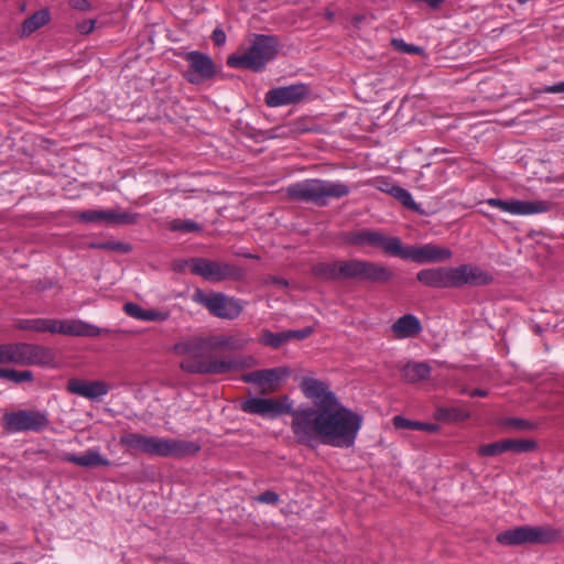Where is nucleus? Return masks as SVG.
Segmentation results:
<instances>
[{
	"label": "nucleus",
	"instance_id": "nucleus-47",
	"mask_svg": "<svg viewBox=\"0 0 564 564\" xmlns=\"http://www.w3.org/2000/svg\"><path fill=\"white\" fill-rule=\"evenodd\" d=\"M102 210H86L79 215V219L86 223L102 221Z\"/></svg>",
	"mask_w": 564,
	"mask_h": 564
},
{
	"label": "nucleus",
	"instance_id": "nucleus-48",
	"mask_svg": "<svg viewBox=\"0 0 564 564\" xmlns=\"http://www.w3.org/2000/svg\"><path fill=\"white\" fill-rule=\"evenodd\" d=\"M69 7L77 11H89L91 3L88 0H68Z\"/></svg>",
	"mask_w": 564,
	"mask_h": 564
},
{
	"label": "nucleus",
	"instance_id": "nucleus-46",
	"mask_svg": "<svg viewBox=\"0 0 564 564\" xmlns=\"http://www.w3.org/2000/svg\"><path fill=\"white\" fill-rule=\"evenodd\" d=\"M7 433H17L22 431L42 432L46 425H4Z\"/></svg>",
	"mask_w": 564,
	"mask_h": 564
},
{
	"label": "nucleus",
	"instance_id": "nucleus-58",
	"mask_svg": "<svg viewBox=\"0 0 564 564\" xmlns=\"http://www.w3.org/2000/svg\"><path fill=\"white\" fill-rule=\"evenodd\" d=\"M325 18L328 20V21H333L335 19V13L330 10H326L325 11Z\"/></svg>",
	"mask_w": 564,
	"mask_h": 564
},
{
	"label": "nucleus",
	"instance_id": "nucleus-6",
	"mask_svg": "<svg viewBox=\"0 0 564 564\" xmlns=\"http://www.w3.org/2000/svg\"><path fill=\"white\" fill-rule=\"evenodd\" d=\"M560 539V532L550 527L521 525L500 532L496 541L506 546L550 544Z\"/></svg>",
	"mask_w": 564,
	"mask_h": 564
},
{
	"label": "nucleus",
	"instance_id": "nucleus-23",
	"mask_svg": "<svg viewBox=\"0 0 564 564\" xmlns=\"http://www.w3.org/2000/svg\"><path fill=\"white\" fill-rule=\"evenodd\" d=\"M209 350H242L250 339L241 333L213 335L206 338Z\"/></svg>",
	"mask_w": 564,
	"mask_h": 564
},
{
	"label": "nucleus",
	"instance_id": "nucleus-3",
	"mask_svg": "<svg viewBox=\"0 0 564 564\" xmlns=\"http://www.w3.org/2000/svg\"><path fill=\"white\" fill-rule=\"evenodd\" d=\"M120 444L130 452L177 459L195 456L202 449L198 442L147 436L139 433H126L120 437Z\"/></svg>",
	"mask_w": 564,
	"mask_h": 564
},
{
	"label": "nucleus",
	"instance_id": "nucleus-36",
	"mask_svg": "<svg viewBox=\"0 0 564 564\" xmlns=\"http://www.w3.org/2000/svg\"><path fill=\"white\" fill-rule=\"evenodd\" d=\"M389 194L401 202L403 206L408 207L409 209H417V204L413 200L412 195L403 187L394 185L389 189Z\"/></svg>",
	"mask_w": 564,
	"mask_h": 564
},
{
	"label": "nucleus",
	"instance_id": "nucleus-42",
	"mask_svg": "<svg viewBox=\"0 0 564 564\" xmlns=\"http://www.w3.org/2000/svg\"><path fill=\"white\" fill-rule=\"evenodd\" d=\"M93 248L96 249H105V250H113L122 253H128L132 250V247L129 243L120 242V241H107L100 243H93Z\"/></svg>",
	"mask_w": 564,
	"mask_h": 564
},
{
	"label": "nucleus",
	"instance_id": "nucleus-18",
	"mask_svg": "<svg viewBox=\"0 0 564 564\" xmlns=\"http://www.w3.org/2000/svg\"><path fill=\"white\" fill-rule=\"evenodd\" d=\"M186 61L189 63L187 79L192 84H198L216 75V66L206 54L193 51L186 54Z\"/></svg>",
	"mask_w": 564,
	"mask_h": 564
},
{
	"label": "nucleus",
	"instance_id": "nucleus-52",
	"mask_svg": "<svg viewBox=\"0 0 564 564\" xmlns=\"http://www.w3.org/2000/svg\"><path fill=\"white\" fill-rule=\"evenodd\" d=\"M212 40L216 46H221L226 42V34L221 29H215L212 33Z\"/></svg>",
	"mask_w": 564,
	"mask_h": 564
},
{
	"label": "nucleus",
	"instance_id": "nucleus-60",
	"mask_svg": "<svg viewBox=\"0 0 564 564\" xmlns=\"http://www.w3.org/2000/svg\"><path fill=\"white\" fill-rule=\"evenodd\" d=\"M520 427H532L533 425H524V424H521L519 425Z\"/></svg>",
	"mask_w": 564,
	"mask_h": 564
},
{
	"label": "nucleus",
	"instance_id": "nucleus-56",
	"mask_svg": "<svg viewBox=\"0 0 564 564\" xmlns=\"http://www.w3.org/2000/svg\"><path fill=\"white\" fill-rule=\"evenodd\" d=\"M392 423H419L417 421H410L408 419L402 417L401 415H395L392 420Z\"/></svg>",
	"mask_w": 564,
	"mask_h": 564
},
{
	"label": "nucleus",
	"instance_id": "nucleus-13",
	"mask_svg": "<svg viewBox=\"0 0 564 564\" xmlns=\"http://www.w3.org/2000/svg\"><path fill=\"white\" fill-rule=\"evenodd\" d=\"M207 348V339L202 337H195L188 340H184L177 343L173 347V351L178 355L185 356V358L181 362V368L189 373H200V371H194L187 368V366L197 367L200 364L210 362L212 358H216L215 356H210L206 359L202 357L203 350Z\"/></svg>",
	"mask_w": 564,
	"mask_h": 564
},
{
	"label": "nucleus",
	"instance_id": "nucleus-45",
	"mask_svg": "<svg viewBox=\"0 0 564 564\" xmlns=\"http://www.w3.org/2000/svg\"><path fill=\"white\" fill-rule=\"evenodd\" d=\"M279 500H280L279 495L272 490H265L262 494L254 497V501H257L259 503H265V505H272V506L278 505Z\"/></svg>",
	"mask_w": 564,
	"mask_h": 564
},
{
	"label": "nucleus",
	"instance_id": "nucleus-8",
	"mask_svg": "<svg viewBox=\"0 0 564 564\" xmlns=\"http://www.w3.org/2000/svg\"><path fill=\"white\" fill-rule=\"evenodd\" d=\"M340 239L344 243L359 248L372 247L381 249L386 254L395 257L399 238L383 235L378 230L361 229L343 232Z\"/></svg>",
	"mask_w": 564,
	"mask_h": 564
},
{
	"label": "nucleus",
	"instance_id": "nucleus-39",
	"mask_svg": "<svg viewBox=\"0 0 564 564\" xmlns=\"http://www.w3.org/2000/svg\"><path fill=\"white\" fill-rule=\"evenodd\" d=\"M102 221L115 224H133L135 216L130 214H117L111 210H102Z\"/></svg>",
	"mask_w": 564,
	"mask_h": 564
},
{
	"label": "nucleus",
	"instance_id": "nucleus-31",
	"mask_svg": "<svg viewBox=\"0 0 564 564\" xmlns=\"http://www.w3.org/2000/svg\"><path fill=\"white\" fill-rule=\"evenodd\" d=\"M51 15L48 10L42 9L25 19L22 23L21 35L29 36L36 30L41 29L50 22Z\"/></svg>",
	"mask_w": 564,
	"mask_h": 564
},
{
	"label": "nucleus",
	"instance_id": "nucleus-38",
	"mask_svg": "<svg viewBox=\"0 0 564 564\" xmlns=\"http://www.w3.org/2000/svg\"><path fill=\"white\" fill-rule=\"evenodd\" d=\"M505 446H506L505 438L494 442V443L484 444L478 448V454L480 456H486V457L497 456V455H500V454L507 452Z\"/></svg>",
	"mask_w": 564,
	"mask_h": 564
},
{
	"label": "nucleus",
	"instance_id": "nucleus-34",
	"mask_svg": "<svg viewBox=\"0 0 564 564\" xmlns=\"http://www.w3.org/2000/svg\"><path fill=\"white\" fill-rule=\"evenodd\" d=\"M506 451L516 454L533 452L538 448V443L532 438H505Z\"/></svg>",
	"mask_w": 564,
	"mask_h": 564
},
{
	"label": "nucleus",
	"instance_id": "nucleus-20",
	"mask_svg": "<svg viewBox=\"0 0 564 564\" xmlns=\"http://www.w3.org/2000/svg\"><path fill=\"white\" fill-rule=\"evenodd\" d=\"M67 391L88 400H99L110 390V384L102 380H84L70 378L67 381Z\"/></svg>",
	"mask_w": 564,
	"mask_h": 564
},
{
	"label": "nucleus",
	"instance_id": "nucleus-53",
	"mask_svg": "<svg viewBox=\"0 0 564 564\" xmlns=\"http://www.w3.org/2000/svg\"><path fill=\"white\" fill-rule=\"evenodd\" d=\"M313 333V329L311 327H306L300 330H289L288 334L290 335V340L293 338L303 339L310 336Z\"/></svg>",
	"mask_w": 564,
	"mask_h": 564
},
{
	"label": "nucleus",
	"instance_id": "nucleus-7",
	"mask_svg": "<svg viewBox=\"0 0 564 564\" xmlns=\"http://www.w3.org/2000/svg\"><path fill=\"white\" fill-rule=\"evenodd\" d=\"M188 264L193 274L199 275L209 282L240 280L245 275V271L232 263L206 258H193L188 261Z\"/></svg>",
	"mask_w": 564,
	"mask_h": 564
},
{
	"label": "nucleus",
	"instance_id": "nucleus-19",
	"mask_svg": "<svg viewBox=\"0 0 564 564\" xmlns=\"http://www.w3.org/2000/svg\"><path fill=\"white\" fill-rule=\"evenodd\" d=\"M241 409L247 413L274 415L281 413H290L291 404L288 397L280 399L251 398L241 404Z\"/></svg>",
	"mask_w": 564,
	"mask_h": 564
},
{
	"label": "nucleus",
	"instance_id": "nucleus-43",
	"mask_svg": "<svg viewBox=\"0 0 564 564\" xmlns=\"http://www.w3.org/2000/svg\"><path fill=\"white\" fill-rule=\"evenodd\" d=\"M392 45L394 46L395 50L402 52V53H406V54H422L423 53V48L420 47V46H415V45H412V44H408L405 43L404 41L402 40H392Z\"/></svg>",
	"mask_w": 564,
	"mask_h": 564
},
{
	"label": "nucleus",
	"instance_id": "nucleus-33",
	"mask_svg": "<svg viewBox=\"0 0 564 564\" xmlns=\"http://www.w3.org/2000/svg\"><path fill=\"white\" fill-rule=\"evenodd\" d=\"M434 417L438 422L455 423L468 420L469 413L466 410L456 406L438 408Z\"/></svg>",
	"mask_w": 564,
	"mask_h": 564
},
{
	"label": "nucleus",
	"instance_id": "nucleus-5",
	"mask_svg": "<svg viewBox=\"0 0 564 564\" xmlns=\"http://www.w3.org/2000/svg\"><path fill=\"white\" fill-rule=\"evenodd\" d=\"M280 41L275 35L254 34L250 47L242 54H232L227 65L260 72L279 53Z\"/></svg>",
	"mask_w": 564,
	"mask_h": 564
},
{
	"label": "nucleus",
	"instance_id": "nucleus-55",
	"mask_svg": "<svg viewBox=\"0 0 564 564\" xmlns=\"http://www.w3.org/2000/svg\"><path fill=\"white\" fill-rule=\"evenodd\" d=\"M470 397H487L488 391L484 389H474L468 392Z\"/></svg>",
	"mask_w": 564,
	"mask_h": 564
},
{
	"label": "nucleus",
	"instance_id": "nucleus-16",
	"mask_svg": "<svg viewBox=\"0 0 564 564\" xmlns=\"http://www.w3.org/2000/svg\"><path fill=\"white\" fill-rule=\"evenodd\" d=\"M321 444L334 447H350L354 445L360 425H317Z\"/></svg>",
	"mask_w": 564,
	"mask_h": 564
},
{
	"label": "nucleus",
	"instance_id": "nucleus-2",
	"mask_svg": "<svg viewBox=\"0 0 564 564\" xmlns=\"http://www.w3.org/2000/svg\"><path fill=\"white\" fill-rule=\"evenodd\" d=\"M300 389L317 409L318 414L313 423H361V415L341 405L325 381L303 377Z\"/></svg>",
	"mask_w": 564,
	"mask_h": 564
},
{
	"label": "nucleus",
	"instance_id": "nucleus-21",
	"mask_svg": "<svg viewBox=\"0 0 564 564\" xmlns=\"http://www.w3.org/2000/svg\"><path fill=\"white\" fill-rule=\"evenodd\" d=\"M454 288H460L465 284L488 285L492 283V275L479 267L470 264H460L454 268Z\"/></svg>",
	"mask_w": 564,
	"mask_h": 564
},
{
	"label": "nucleus",
	"instance_id": "nucleus-44",
	"mask_svg": "<svg viewBox=\"0 0 564 564\" xmlns=\"http://www.w3.org/2000/svg\"><path fill=\"white\" fill-rule=\"evenodd\" d=\"M315 127L313 124H310L307 119H297L290 123V131L292 133H305L315 131Z\"/></svg>",
	"mask_w": 564,
	"mask_h": 564
},
{
	"label": "nucleus",
	"instance_id": "nucleus-27",
	"mask_svg": "<svg viewBox=\"0 0 564 564\" xmlns=\"http://www.w3.org/2000/svg\"><path fill=\"white\" fill-rule=\"evenodd\" d=\"M123 312L130 317L148 322H162L169 317L167 313H163L156 310H145L133 302L126 303L123 305Z\"/></svg>",
	"mask_w": 564,
	"mask_h": 564
},
{
	"label": "nucleus",
	"instance_id": "nucleus-9",
	"mask_svg": "<svg viewBox=\"0 0 564 564\" xmlns=\"http://www.w3.org/2000/svg\"><path fill=\"white\" fill-rule=\"evenodd\" d=\"M395 257L416 263H437L449 260L453 257V252L446 247L434 243L403 246L399 238V247Z\"/></svg>",
	"mask_w": 564,
	"mask_h": 564
},
{
	"label": "nucleus",
	"instance_id": "nucleus-25",
	"mask_svg": "<svg viewBox=\"0 0 564 564\" xmlns=\"http://www.w3.org/2000/svg\"><path fill=\"white\" fill-rule=\"evenodd\" d=\"M391 330L395 338H411L421 333L422 325L416 316L405 314L392 324Z\"/></svg>",
	"mask_w": 564,
	"mask_h": 564
},
{
	"label": "nucleus",
	"instance_id": "nucleus-59",
	"mask_svg": "<svg viewBox=\"0 0 564 564\" xmlns=\"http://www.w3.org/2000/svg\"><path fill=\"white\" fill-rule=\"evenodd\" d=\"M7 370H8V369L0 368V378L6 379Z\"/></svg>",
	"mask_w": 564,
	"mask_h": 564
},
{
	"label": "nucleus",
	"instance_id": "nucleus-54",
	"mask_svg": "<svg viewBox=\"0 0 564 564\" xmlns=\"http://www.w3.org/2000/svg\"><path fill=\"white\" fill-rule=\"evenodd\" d=\"M542 91L547 94H564V80L555 85L545 86Z\"/></svg>",
	"mask_w": 564,
	"mask_h": 564
},
{
	"label": "nucleus",
	"instance_id": "nucleus-49",
	"mask_svg": "<svg viewBox=\"0 0 564 564\" xmlns=\"http://www.w3.org/2000/svg\"><path fill=\"white\" fill-rule=\"evenodd\" d=\"M263 283L269 285V284H274L276 286H280V288H288L289 286V282L281 278V276H275V275H268L263 279Z\"/></svg>",
	"mask_w": 564,
	"mask_h": 564
},
{
	"label": "nucleus",
	"instance_id": "nucleus-14",
	"mask_svg": "<svg viewBox=\"0 0 564 564\" xmlns=\"http://www.w3.org/2000/svg\"><path fill=\"white\" fill-rule=\"evenodd\" d=\"M311 89L305 84H294L290 86L278 87L265 94L264 101L267 106L276 108L286 105L299 104L306 99Z\"/></svg>",
	"mask_w": 564,
	"mask_h": 564
},
{
	"label": "nucleus",
	"instance_id": "nucleus-1",
	"mask_svg": "<svg viewBox=\"0 0 564 564\" xmlns=\"http://www.w3.org/2000/svg\"><path fill=\"white\" fill-rule=\"evenodd\" d=\"M311 271L315 278L323 281L354 280L384 284L394 276L393 271L389 267L361 259L318 262L312 267Z\"/></svg>",
	"mask_w": 564,
	"mask_h": 564
},
{
	"label": "nucleus",
	"instance_id": "nucleus-50",
	"mask_svg": "<svg viewBox=\"0 0 564 564\" xmlns=\"http://www.w3.org/2000/svg\"><path fill=\"white\" fill-rule=\"evenodd\" d=\"M395 427H406L411 430H419L427 433H435L438 431L440 425H394Z\"/></svg>",
	"mask_w": 564,
	"mask_h": 564
},
{
	"label": "nucleus",
	"instance_id": "nucleus-51",
	"mask_svg": "<svg viewBox=\"0 0 564 564\" xmlns=\"http://www.w3.org/2000/svg\"><path fill=\"white\" fill-rule=\"evenodd\" d=\"M95 24V20H84L77 25V29L82 34H89L94 31Z\"/></svg>",
	"mask_w": 564,
	"mask_h": 564
},
{
	"label": "nucleus",
	"instance_id": "nucleus-26",
	"mask_svg": "<svg viewBox=\"0 0 564 564\" xmlns=\"http://www.w3.org/2000/svg\"><path fill=\"white\" fill-rule=\"evenodd\" d=\"M3 423H47V414L43 411L30 409L19 410L15 412H6L3 414Z\"/></svg>",
	"mask_w": 564,
	"mask_h": 564
},
{
	"label": "nucleus",
	"instance_id": "nucleus-57",
	"mask_svg": "<svg viewBox=\"0 0 564 564\" xmlns=\"http://www.w3.org/2000/svg\"><path fill=\"white\" fill-rule=\"evenodd\" d=\"M502 423H511V424H514V423H530V422H529V421H527V420H523V419L509 417V419H507L506 421H503Z\"/></svg>",
	"mask_w": 564,
	"mask_h": 564
},
{
	"label": "nucleus",
	"instance_id": "nucleus-37",
	"mask_svg": "<svg viewBox=\"0 0 564 564\" xmlns=\"http://www.w3.org/2000/svg\"><path fill=\"white\" fill-rule=\"evenodd\" d=\"M18 351V343L0 345V364L19 365Z\"/></svg>",
	"mask_w": 564,
	"mask_h": 564
},
{
	"label": "nucleus",
	"instance_id": "nucleus-28",
	"mask_svg": "<svg viewBox=\"0 0 564 564\" xmlns=\"http://www.w3.org/2000/svg\"><path fill=\"white\" fill-rule=\"evenodd\" d=\"M64 460L82 467L109 466L110 462L97 451H87L83 455L66 454Z\"/></svg>",
	"mask_w": 564,
	"mask_h": 564
},
{
	"label": "nucleus",
	"instance_id": "nucleus-29",
	"mask_svg": "<svg viewBox=\"0 0 564 564\" xmlns=\"http://www.w3.org/2000/svg\"><path fill=\"white\" fill-rule=\"evenodd\" d=\"M431 367L425 362H408L402 369V378L409 383H416L430 377Z\"/></svg>",
	"mask_w": 564,
	"mask_h": 564
},
{
	"label": "nucleus",
	"instance_id": "nucleus-24",
	"mask_svg": "<svg viewBox=\"0 0 564 564\" xmlns=\"http://www.w3.org/2000/svg\"><path fill=\"white\" fill-rule=\"evenodd\" d=\"M55 329L58 334L86 337H96L102 333L97 326L76 319H57Z\"/></svg>",
	"mask_w": 564,
	"mask_h": 564
},
{
	"label": "nucleus",
	"instance_id": "nucleus-12",
	"mask_svg": "<svg viewBox=\"0 0 564 564\" xmlns=\"http://www.w3.org/2000/svg\"><path fill=\"white\" fill-rule=\"evenodd\" d=\"M258 360L252 356H238L235 358H212L210 362L200 364L197 367L187 366L191 370L200 371L203 375H223L253 368Z\"/></svg>",
	"mask_w": 564,
	"mask_h": 564
},
{
	"label": "nucleus",
	"instance_id": "nucleus-41",
	"mask_svg": "<svg viewBox=\"0 0 564 564\" xmlns=\"http://www.w3.org/2000/svg\"><path fill=\"white\" fill-rule=\"evenodd\" d=\"M170 229L173 231L194 232L199 231L200 226L193 220L176 219L170 224Z\"/></svg>",
	"mask_w": 564,
	"mask_h": 564
},
{
	"label": "nucleus",
	"instance_id": "nucleus-30",
	"mask_svg": "<svg viewBox=\"0 0 564 564\" xmlns=\"http://www.w3.org/2000/svg\"><path fill=\"white\" fill-rule=\"evenodd\" d=\"M305 426L306 425H292L293 434L297 442L312 448L318 446L321 444L322 436H319L317 432H322V429Z\"/></svg>",
	"mask_w": 564,
	"mask_h": 564
},
{
	"label": "nucleus",
	"instance_id": "nucleus-15",
	"mask_svg": "<svg viewBox=\"0 0 564 564\" xmlns=\"http://www.w3.org/2000/svg\"><path fill=\"white\" fill-rule=\"evenodd\" d=\"M486 204L502 212L513 215H531L549 212L552 204L546 200H503L500 198H489Z\"/></svg>",
	"mask_w": 564,
	"mask_h": 564
},
{
	"label": "nucleus",
	"instance_id": "nucleus-4",
	"mask_svg": "<svg viewBox=\"0 0 564 564\" xmlns=\"http://www.w3.org/2000/svg\"><path fill=\"white\" fill-rule=\"evenodd\" d=\"M348 193L349 187L344 183L318 178L297 182L285 188L289 200L313 203L317 206H325L329 198H340Z\"/></svg>",
	"mask_w": 564,
	"mask_h": 564
},
{
	"label": "nucleus",
	"instance_id": "nucleus-17",
	"mask_svg": "<svg viewBox=\"0 0 564 564\" xmlns=\"http://www.w3.org/2000/svg\"><path fill=\"white\" fill-rule=\"evenodd\" d=\"M20 366H52L55 361L53 349L42 345L18 343Z\"/></svg>",
	"mask_w": 564,
	"mask_h": 564
},
{
	"label": "nucleus",
	"instance_id": "nucleus-32",
	"mask_svg": "<svg viewBox=\"0 0 564 564\" xmlns=\"http://www.w3.org/2000/svg\"><path fill=\"white\" fill-rule=\"evenodd\" d=\"M57 319L54 318H31V319H21L18 323V328L24 330H34L39 333H56Z\"/></svg>",
	"mask_w": 564,
	"mask_h": 564
},
{
	"label": "nucleus",
	"instance_id": "nucleus-40",
	"mask_svg": "<svg viewBox=\"0 0 564 564\" xmlns=\"http://www.w3.org/2000/svg\"><path fill=\"white\" fill-rule=\"evenodd\" d=\"M6 379L14 382V383H21V382H32L34 377L33 372L30 370H14V369H8Z\"/></svg>",
	"mask_w": 564,
	"mask_h": 564
},
{
	"label": "nucleus",
	"instance_id": "nucleus-11",
	"mask_svg": "<svg viewBox=\"0 0 564 564\" xmlns=\"http://www.w3.org/2000/svg\"><path fill=\"white\" fill-rule=\"evenodd\" d=\"M290 375L291 370L288 367H276L245 373L241 380L254 384L259 393L265 395L280 390L282 381Z\"/></svg>",
	"mask_w": 564,
	"mask_h": 564
},
{
	"label": "nucleus",
	"instance_id": "nucleus-35",
	"mask_svg": "<svg viewBox=\"0 0 564 564\" xmlns=\"http://www.w3.org/2000/svg\"><path fill=\"white\" fill-rule=\"evenodd\" d=\"M289 340L290 335L288 332L272 333L270 330H263L260 339L263 345L270 346L272 348H279Z\"/></svg>",
	"mask_w": 564,
	"mask_h": 564
},
{
	"label": "nucleus",
	"instance_id": "nucleus-22",
	"mask_svg": "<svg viewBox=\"0 0 564 564\" xmlns=\"http://www.w3.org/2000/svg\"><path fill=\"white\" fill-rule=\"evenodd\" d=\"M454 268H429L420 270L416 279L429 288L448 289L454 288Z\"/></svg>",
	"mask_w": 564,
	"mask_h": 564
},
{
	"label": "nucleus",
	"instance_id": "nucleus-10",
	"mask_svg": "<svg viewBox=\"0 0 564 564\" xmlns=\"http://www.w3.org/2000/svg\"><path fill=\"white\" fill-rule=\"evenodd\" d=\"M194 300L204 305L210 314L219 318L235 319L242 312L240 301L224 293L205 294L202 291H197Z\"/></svg>",
	"mask_w": 564,
	"mask_h": 564
}]
</instances>
